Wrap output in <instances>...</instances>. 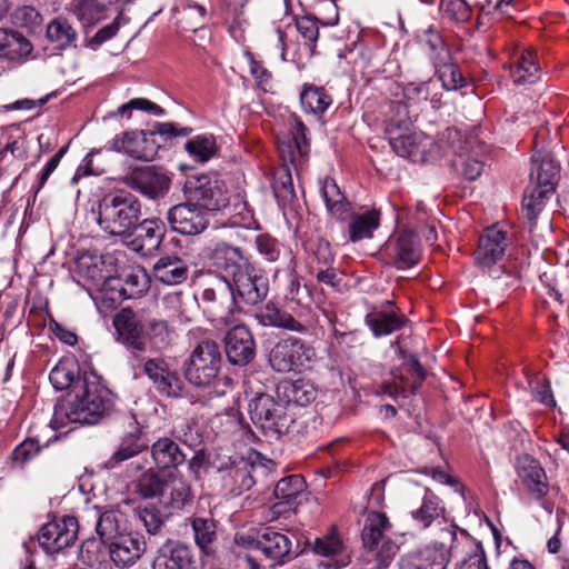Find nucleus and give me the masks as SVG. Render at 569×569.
I'll list each match as a JSON object with an SVG mask.
<instances>
[{"instance_id": "obj_60", "label": "nucleus", "mask_w": 569, "mask_h": 569, "mask_svg": "<svg viewBox=\"0 0 569 569\" xmlns=\"http://www.w3.org/2000/svg\"><path fill=\"white\" fill-rule=\"evenodd\" d=\"M40 451V446L34 439H27L21 442L12 452V461L18 466H23L33 459Z\"/></svg>"}, {"instance_id": "obj_33", "label": "nucleus", "mask_w": 569, "mask_h": 569, "mask_svg": "<svg viewBox=\"0 0 569 569\" xmlns=\"http://www.w3.org/2000/svg\"><path fill=\"white\" fill-rule=\"evenodd\" d=\"M321 193L323 196L327 210L331 218L338 221L350 220L352 212L351 203L341 192L336 180H323L321 184Z\"/></svg>"}, {"instance_id": "obj_13", "label": "nucleus", "mask_w": 569, "mask_h": 569, "mask_svg": "<svg viewBox=\"0 0 569 569\" xmlns=\"http://www.w3.org/2000/svg\"><path fill=\"white\" fill-rule=\"evenodd\" d=\"M289 134L278 138V152L281 160V171L286 178L300 176L301 159L308 152L307 128L295 114L289 117Z\"/></svg>"}, {"instance_id": "obj_1", "label": "nucleus", "mask_w": 569, "mask_h": 569, "mask_svg": "<svg viewBox=\"0 0 569 569\" xmlns=\"http://www.w3.org/2000/svg\"><path fill=\"white\" fill-rule=\"evenodd\" d=\"M74 368V363L63 361L50 371L49 380L54 389L71 388L70 399L54 406L50 420L52 429H61L69 423H98L114 408L116 397L111 390L93 373H84L76 379Z\"/></svg>"}, {"instance_id": "obj_19", "label": "nucleus", "mask_w": 569, "mask_h": 569, "mask_svg": "<svg viewBox=\"0 0 569 569\" xmlns=\"http://www.w3.org/2000/svg\"><path fill=\"white\" fill-rule=\"evenodd\" d=\"M231 292L229 295L219 296L230 303V309L236 308L238 300L248 305H257L261 302L268 295V279L263 276L249 272L246 267L236 279L230 283Z\"/></svg>"}, {"instance_id": "obj_3", "label": "nucleus", "mask_w": 569, "mask_h": 569, "mask_svg": "<svg viewBox=\"0 0 569 569\" xmlns=\"http://www.w3.org/2000/svg\"><path fill=\"white\" fill-rule=\"evenodd\" d=\"M274 466L272 460L256 450H250L246 458L238 453H216V481L220 482V493L224 497L240 496L254 485L258 475H267Z\"/></svg>"}, {"instance_id": "obj_57", "label": "nucleus", "mask_w": 569, "mask_h": 569, "mask_svg": "<svg viewBox=\"0 0 569 569\" xmlns=\"http://www.w3.org/2000/svg\"><path fill=\"white\" fill-rule=\"evenodd\" d=\"M186 151L196 161L204 163L213 156V142L204 136H197L184 144Z\"/></svg>"}, {"instance_id": "obj_27", "label": "nucleus", "mask_w": 569, "mask_h": 569, "mask_svg": "<svg viewBox=\"0 0 569 569\" xmlns=\"http://www.w3.org/2000/svg\"><path fill=\"white\" fill-rule=\"evenodd\" d=\"M386 251L393 259L398 269H408L420 260V246L417 236L409 230L399 231L386 246Z\"/></svg>"}, {"instance_id": "obj_40", "label": "nucleus", "mask_w": 569, "mask_h": 569, "mask_svg": "<svg viewBox=\"0 0 569 569\" xmlns=\"http://www.w3.org/2000/svg\"><path fill=\"white\" fill-rule=\"evenodd\" d=\"M390 529L389 519L385 513L372 511L366 520L361 531L363 547L369 550H376L380 542L386 539V531Z\"/></svg>"}, {"instance_id": "obj_51", "label": "nucleus", "mask_w": 569, "mask_h": 569, "mask_svg": "<svg viewBox=\"0 0 569 569\" xmlns=\"http://www.w3.org/2000/svg\"><path fill=\"white\" fill-rule=\"evenodd\" d=\"M109 162L106 154L101 150L92 149L82 163L78 167L73 178H82L83 176H102L108 171Z\"/></svg>"}, {"instance_id": "obj_12", "label": "nucleus", "mask_w": 569, "mask_h": 569, "mask_svg": "<svg viewBox=\"0 0 569 569\" xmlns=\"http://www.w3.org/2000/svg\"><path fill=\"white\" fill-rule=\"evenodd\" d=\"M289 409L288 405L276 401L272 396L267 393H258L249 402L252 421L278 436L287 433L295 421Z\"/></svg>"}, {"instance_id": "obj_24", "label": "nucleus", "mask_w": 569, "mask_h": 569, "mask_svg": "<svg viewBox=\"0 0 569 569\" xmlns=\"http://www.w3.org/2000/svg\"><path fill=\"white\" fill-rule=\"evenodd\" d=\"M107 545L110 559L119 568L133 566L147 550L146 539L138 532H123Z\"/></svg>"}, {"instance_id": "obj_17", "label": "nucleus", "mask_w": 569, "mask_h": 569, "mask_svg": "<svg viewBox=\"0 0 569 569\" xmlns=\"http://www.w3.org/2000/svg\"><path fill=\"white\" fill-rule=\"evenodd\" d=\"M216 398L221 399V403H216V416L220 417L223 433H230L233 437L243 435L242 417L237 408V395L232 388V379L228 376L218 378L216 376Z\"/></svg>"}, {"instance_id": "obj_10", "label": "nucleus", "mask_w": 569, "mask_h": 569, "mask_svg": "<svg viewBox=\"0 0 569 569\" xmlns=\"http://www.w3.org/2000/svg\"><path fill=\"white\" fill-rule=\"evenodd\" d=\"M78 521L74 517H63L43 525L36 538L23 543L26 553L41 548L47 555H56L72 546L77 539Z\"/></svg>"}, {"instance_id": "obj_49", "label": "nucleus", "mask_w": 569, "mask_h": 569, "mask_svg": "<svg viewBox=\"0 0 569 569\" xmlns=\"http://www.w3.org/2000/svg\"><path fill=\"white\" fill-rule=\"evenodd\" d=\"M109 3L111 0H72L70 6L79 20L94 23Z\"/></svg>"}, {"instance_id": "obj_29", "label": "nucleus", "mask_w": 569, "mask_h": 569, "mask_svg": "<svg viewBox=\"0 0 569 569\" xmlns=\"http://www.w3.org/2000/svg\"><path fill=\"white\" fill-rule=\"evenodd\" d=\"M142 369L160 393L167 397H179L181 395V380L176 372L168 369L163 360L148 359L143 361Z\"/></svg>"}, {"instance_id": "obj_6", "label": "nucleus", "mask_w": 569, "mask_h": 569, "mask_svg": "<svg viewBox=\"0 0 569 569\" xmlns=\"http://www.w3.org/2000/svg\"><path fill=\"white\" fill-rule=\"evenodd\" d=\"M191 132V128L179 127L173 122H157L153 129L148 132L140 130L124 132L121 137L116 136L111 141L110 150L123 151L136 159L151 161L160 148V144L154 140L156 134L169 140L174 137H187Z\"/></svg>"}, {"instance_id": "obj_38", "label": "nucleus", "mask_w": 569, "mask_h": 569, "mask_svg": "<svg viewBox=\"0 0 569 569\" xmlns=\"http://www.w3.org/2000/svg\"><path fill=\"white\" fill-rule=\"evenodd\" d=\"M366 325L377 338L391 335L402 328L406 323L403 315L393 310H373L365 318Z\"/></svg>"}, {"instance_id": "obj_39", "label": "nucleus", "mask_w": 569, "mask_h": 569, "mask_svg": "<svg viewBox=\"0 0 569 569\" xmlns=\"http://www.w3.org/2000/svg\"><path fill=\"white\" fill-rule=\"evenodd\" d=\"M379 226L380 211L371 209L362 213H355L351 216L348 224L349 239L351 242L370 239Z\"/></svg>"}, {"instance_id": "obj_2", "label": "nucleus", "mask_w": 569, "mask_h": 569, "mask_svg": "<svg viewBox=\"0 0 569 569\" xmlns=\"http://www.w3.org/2000/svg\"><path fill=\"white\" fill-rule=\"evenodd\" d=\"M136 495L149 501L136 509V515L149 535H158L166 520L181 510L190 500L191 491L187 481L174 472L167 476L148 470L132 482Z\"/></svg>"}, {"instance_id": "obj_31", "label": "nucleus", "mask_w": 569, "mask_h": 569, "mask_svg": "<svg viewBox=\"0 0 569 569\" xmlns=\"http://www.w3.org/2000/svg\"><path fill=\"white\" fill-rule=\"evenodd\" d=\"M33 44L20 31L0 28V58L23 63L32 54Z\"/></svg>"}, {"instance_id": "obj_48", "label": "nucleus", "mask_w": 569, "mask_h": 569, "mask_svg": "<svg viewBox=\"0 0 569 569\" xmlns=\"http://www.w3.org/2000/svg\"><path fill=\"white\" fill-rule=\"evenodd\" d=\"M194 542L206 556L213 553V519L194 518L192 520Z\"/></svg>"}, {"instance_id": "obj_11", "label": "nucleus", "mask_w": 569, "mask_h": 569, "mask_svg": "<svg viewBox=\"0 0 569 569\" xmlns=\"http://www.w3.org/2000/svg\"><path fill=\"white\" fill-rule=\"evenodd\" d=\"M440 539L417 553L402 556L399 569H447L451 560V549L457 540L456 526L442 528Z\"/></svg>"}, {"instance_id": "obj_16", "label": "nucleus", "mask_w": 569, "mask_h": 569, "mask_svg": "<svg viewBox=\"0 0 569 569\" xmlns=\"http://www.w3.org/2000/svg\"><path fill=\"white\" fill-rule=\"evenodd\" d=\"M315 357V350L300 339H283L274 345L269 353V363L278 372L299 370Z\"/></svg>"}, {"instance_id": "obj_44", "label": "nucleus", "mask_w": 569, "mask_h": 569, "mask_svg": "<svg viewBox=\"0 0 569 569\" xmlns=\"http://www.w3.org/2000/svg\"><path fill=\"white\" fill-rule=\"evenodd\" d=\"M183 193L187 198V203L210 210L209 207L213 199V189L210 184V180H186Z\"/></svg>"}, {"instance_id": "obj_20", "label": "nucleus", "mask_w": 569, "mask_h": 569, "mask_svg": "<svg viewBox=\"0 0 569 569\" xmlns=\"http://www.w3.org/2000/svg\"><path fill=\"white\" fill-rule=\"evenodd\" d=\"M167 220L172 231L183 236H196L209 227L211 212L192 203H179L168 210Z\"/></svg>"}, {"instance_id": "obj_41", "label": "nucleus", "mask_w": 569, "mask_h": 569, "mask_svg": "<svg viewBox=\"0 0 569 569\" xmlns=\"http://www.w3.org/2000/svg\"><path fill=\"white\" fill-rule=\"evenodd\" d=\"M438 89L437 81L431 79L421 82H409L403 88V97L410 106L430 101L432 108L441 106V94L433 92Z\"/></svg>"}, {"instance_id": "obj_32", "label": "nucleus", "mask_w": 569, "mask_h": 569, "mask_svg": "<svg viewBox=\"0 0 569 569\" xmlns=\"http://www.w3.org/2000/svg\"><path fill=\"white\" fill-rule=\"evenodd\" d=\"M256 319L264 327H276L295 332H305L307 327L287 311L280 310L272 302L257 309Z\"/></svg>"}, {"instance_id": "obj_56", "label": "nucleus", "mask_w": 569, "mask_h": 569, "mask_svg": "<svg viewBox=\"0 0 569 569\" xmlns=\"http://www.w3.org/2000/svg\"><path fill=\"white\" fill-rule=\"evenodd\" d=\"M421 42L430 51V58L433 60L435 64L438 62L450 61L449 50L436 31L431 29L427 30Z\"/></svg>"}, {"instance_id": "obj_14", "label": "nucleus", "mask_w": 569, "mask_h": 569, "mask_svg": "<svg viewBox=\"0 0 569 569\" xmlns=\"http://www.w3.org/2000/svg\"><path fill=\"white\" fill-rule=\"evenodd\" d=\"M510 243L511 238L499 224L487 227L479 237L478 247L473 252L475 264L488 270L490 277L498 278L500 268L493 269V266L502 259Z\"/></svg>"}, {"instance_id": "obj_30", "label": "nucleus", "mask_w": 569, "mask_h": 569, "mask_svg": "<svg viewBox=\"0 0 569 569\" xmlns=\"http://www.w3.org/2000/svg\"><path fill=\"white\" fill-rule=\"evenodd\" d=\"M517 475L535 499L540 500L548 493L545 470L531 456L525 455L518 459Z\"/></svg>"}, {"instance_id": "obj_28", "label": "nucleus", "mask_w": 569, "mask_h": 569, "mask_svg": "<svg viewBox=\"0 0 569 569\" xmlns=\"http://www.w3.org/2000/svg\"><path fill=\"white\" fill-rule=\"evenodd\" d=\"M142 369L160 393L167 397H179L181 395V380L176 372L168 369L163 360L148 359L143 361Z\"/></svg>"}, {"instance_id": "obj_50", "label": "nucleus", "mask_w": 569, "mask_h": 569, "mask_svg": "<svg viewBox=\"0 0 569 569\" xmlns=\"http://www.w3.org/2000/svg\"><path fill=\"white\" fill-rule=\"evenodd\" d=\"M306 487L305 479L300 475H291L280 479L274 487V497L283 503H290Z\"/></svg>"}, {"instance_id": "obj_37", "label": "nucleus", "mask_w": 569, "mask_h": 569, "mask_svg": "<svg viewBox=\"0 0 569 569\" xmlns=\"http://www.w3.org/2000/svg\"><path fill=\"white\" fill-rule=\"evenodd\" d=\"M510 76L516 84H532L540 79V67L531 50H523L510 64Z\"/></svg>"}, {"instance_id": "obj_64", "label": "nucleus", "mask_w": 569, "mask_h": 569, "mask_svg": "<svg viewBox=\"0 0 569 569\" xmlns=\"http://www.w3.org/2000/svg\"><path fill=\"white\" fill-rule=\"evenodd\" d=\"M376 556L377 566L379 568H386L390 563L391 559L398 551V546L390 539L386 538L380 542L376 550H372Z\"/></svg>"}, {"instance_id": "obj_9", "label": "nucleus", "mask_w": 569, "mask_h": 569, "mask_svg": "<svg viewBox=\"0 0 569 569\" xmlns=\"http://www.w3.org/2000/svg\"><path fill=\"white\" fill-rule=\"evenodd\" d=\"M239 310L231 308L219 319V330L224 331V351L232 365L244 366L254 357V341L249 329L239 322Z\"/></svg>"}, {"instance_id": "obj_62", "label": "nucleus", "mask_w": 569, "mask_h": 569, "mask_svg": "<svg viewBox=\"0 0 569 569\" xmlns=\"http://www.w3.org/2000/svg\"><path fill=\"white\" fill-rule=\"evenodd\" d=\"M443 11L458 22L467 21L471 16V8L467 0H449L443 4Z\"/></svg>"}, {"instance_id": "obj_26", "label": "nucleus", "mask_w": 569, "mask_h": 569, "mask_svg": "<svg viewBox=\"0 0 569 569\" xmlns=\"http://www.w3.org/2000/svg\"><path fill=\"white\" fill-rule=\"evenodd\" d=\"M441 142H445L442 156L448 152H452L456 158L452 160V166L457 168V172L462 174L463 178H479L481 174H488L486 171V164L473 158H465L462 154H458L461 149V133L456 128H447L441 133Z\"/></svg>"}, {"instance_id": "obj_23", "label": "nucleus", "mask_w": 569, "mask_h": 569, "mask_svg": "<svg viewBox=\"0 0 569 569\" xmlns=\"http://www.w3.org/2000/svg\"><path fill=\"white\" fill-rule=\"evenodd\" d=\"M188 381L196 387H210L213 380V342L203 340L192 351L184 371Z\"/></svg>"}, {"instance_id": "obj_43", "label": "nucleus", "mask_w": 569, "mask_h": 569, "mask_svg": "<svg viewBox=\"0 0 569 569\" xmlns=\"http://www.w3.org/2000/svg\"><path fill=\"white\" fill-rule=\"evenodd\" d=\"M47 39L56 43L59 49H67L76 46L77 31L70 22L61 17L54 18L47 26Z\"/></svg>"}, {"instance_id": "obj_7", "label": "nucleus", "mask_w": 569, "mask_h": 569, "mask_svg": "<svg viewBox=\"0 0 569 569\" xmlns=\"http://www.w3.org/2000/svg\"><path fill=\"white\" fill-rule=\"evenodd\" d=\"M140 216V202L130 192L109 193L99 202L98 223L104 232L111 236L128 234L136 227Z\"/></svg>"}, {"instance_id": "obj_45", "label": "nucleus", "mask_w": 569, "mask_h": 569, "mask_svg": "<svg viewBox=\"0 0 569 569\" xmlns=\"http://www.w3.org/2000/svg\"><path fill=\"white\" fill-rule=\"evenodd\" d=\"M445 509L440 506L439 498L430 490H426L421 506L412 511V518L418 521L422 528H428L432 521L442 516Z\"/></svg>"}, {"instance_id": "obj_47", "label": "nucleus", "mask_w": 569, "mask_h": 569, "mask_svg": "<svg viewBox=\"0 0 569 569\" xmlns=\"http://www.w3.org/2000/svg\"><path fill=\"white\" fill-rule=\"evenodd\" d=\"M301 106L305 111L323 113L332 103V99L322 88L309 87L300 94Z\"/></svg>"}, {"instance_id": "obj_34", "label": "nucleus", "mask_w": 569, "mask_h": 569, "mask_svg": "<svg viewBox=\"0 0 569 569\" xmlns=\"http://www.w3.org/2000/svg\"><path fill=\"white\" fill-rule=\"evenodd\" d=\"M152 272L158 281L167 286L180 284L188 277L186 263L176 256L161 257L153 264Z\"/></svg>"}, {"instance_id": "obj_35", "label": "nucleus", "mask_w": 569, "mask_h": 569, "mask_svg": "<svg viewBox=\"0 0 569 569\" xmlns=\"http://www.w3.org/2000/svg\"><path fill=\"white\" fill-rule=\"evenodd\" d=\"M151 456L159 469H176L186 461L179 445L170 438H160L151 447Z\"/></svg>"}, {"instance_id": "obj_22", "label": "nucleus", "mask_w": 569, "mask_h": 569, "mask_svg": "<svg viewBox=\"0 0 569 569\" xmlns=\"http://www.w3.org/2000/svg\"><path fill=\"white\" fill-rule=\"evenodd\" d=\"M76 264L78 274L90 281L97 289H102L108 282H112L117 271L116 259L109 253L83 252L78 257Z\"/></svg>"}, {"instance_id": "obj_25", "label": "nucleus", "mask_w": 569, "mask_h": 569, "mask_svg": "<svg viewBox=\"0 0 569 569\" xmlns=\"http://www.w3.org/2000/svg\"><path fill=\"white\" fill-rule=\"evenodd\" d=\"M151 569H196L190 548L173 539H167L152 556Z\"/></svg>"}, {"instance_id": "obj_42", "label": "nucleus", "mask_w": 569, "mask_h": 569, "mask_svg": "<svg viewBox=\"0 0 569 569\" xmlns=\"http://www.w3.org/2000/svg\"><path fill=\"white\" fill-rule=\"evenodd\" d=\"M96 532L100 537L103 543H108L122 532L120 530L121 515L116 510L101 511L99 508H94Z\"/></svg>"}, {"instance_id": "obj_63", "label": "nucleus", "mask_w": 569, "mask_h": 569, "mask_svg": "<svg viewBox=\"0 0 569 569\" xmlns=\"http://www.w3.org/2000/svg\"><path fill=\"white\" fill-rule=\"evenodd\" d=\"M471 549L468 557L461 561L459 569H489L481 545L473 543Z\"/></svg>"}, {"instance_id": "obj_4", "label": "nucleus", "mask_w": 569, "mask_h": 569, "mask_svg": "<svg viewBox=\"0 0 569 569\" xmlns=\"http://www.w3.org/2000/svg\"><path fill=\"white\" fill-rule=\"evenodd\" d=\"M393 108L400 117L399 119H390L386 134L391 149L402 158H407L412 162L422 163L435 161L442 157L445 142H435L432 138L417 132L410 128V119L407 117V106L397 102Z\"/></svg>"}, {"instance_id": "obj_52", "label": "nucleus", "mask_w": 569, "mask_h": 569, "mask_svg": "<svg viewBox=\"0 0 569 569\" xmlns=\"http://www.w3.org/2000/svg\"><path fill=\"white\" fill-rule=\"evenodd\" d=\"M287 405L293 403L300 407L311 403L317 396V391L310 383L298 380L284 387Z\"/></svg>"}, {"instance_id": "obj_5", "label": "nucleus", "mask_w": 569, "mask_h": 569, "mask_svg": "<svg viewBox=\"0 0 569 569\" xmlns=\"http://www.w3.org/2000/svg\"><path fill=\"white\" fill-rule=\"evenodd\" d=\"M113 326L117 339L132 355V358L139 360V353L146 351V336H161L167 325L162 320L151 318L143 311H133L132 309H121L113 318Z\"/></svg>"}, {"instance_id": "obj_8", "label": "nucleus", "mask_w": 569, "mask_h": 569, "mask_svg": "<svg viewBox=\"0 0 569 569\" xmlns=\"http://www.w3.org/2000/svg\"><path fill=\"white\" fill-rule=\"evenodd\" d=\"M216 234V295H229L230 283L246 267L240 249L233 238H238L237 231H228L218 228Z\"/></svg>"}, {"instance_id": "obj_53", "label": "nucleus", "mask_w": 569, "mask_h": 569, "mask_svg": "<svg viewBox=\"0 0 569 569\" xmlns=\"http://www.w3.org/2000/svg\"><path fill=\"white\" fill-rule=\"evenodd\" d=\"M129 186L148 199L164 198L170 190V180H128Z\"/></svg>"}, {"instance_id": "obj_36", "label": "nucleus", "mask_w": 569, "mask_h": 569, "mask_svg": "<svg viewBox=\"0 0 569 569\" xmlns=\"http://www.w3.org/2000/svg\"><path fill=\"white\" fill-rule=\"evenodd\" d=\"M342 543L335 535H326L313 542V551L327 558L320 562L327 569H341L349 563L347 556H341Z\"/></svg>"}, {"instance_id": "obj_61", "label": "nucleus", "mask_w": 569, "mask_h": 569, "mask_svg": "<svg viewBox=\"0 0 569 569\" xmlns=\"http://www.w3.org/2000/svg\"><path fill=\"white\" fill-rule=\"evenodd\" d=\"M259 253L268 261H276L280 256L279 242L269 234H259L256 239Z\"/></svg>"}, {"instance_id": "obj_21", "label": "nucleus", "mask_w": 569, "mask_h": 569, "mask_svg": "<svg viewBox=\"0 0 569 569\" xmlns=\"http://www.w3.org/2000/svg\"><path fill=\"white\" fill-rule=\"evenodd\" d=\"M556 187L553 180H529L521 200V211L529 232L537 227L538 217L556 193Z\"/></svg>"}, {"instance_id": "obj_46", "label": "nucleus", "mask_w": 569, "mask_h": 569, "mask_svg": "<svg viewBox=\"0 0 569 569\" xmlns=\"http://www.w3.org/2000/svg\"><path fill=\"white\" fill-rule=\"evenodd\" d=\"M559 173L560 164L550 153L537 151L532 154L529 178H556Z\"/></svg>"}, {"instance_id": "obj_59", "label": "nucleus", "mask_w": 569, "mask_h": 569, "mask_svg": "<svg viewBox=\"0 0 569 569\" xmlns=\"http://www.w3.org/2000/svg\"><path fill=\"white\" fill-rule=\"evenodd\" d=\"M131 110H142L156 116H162L164 113V110L157 103L143 98H136L120 106L118 108V114L123 116L128 113V117L130 118Z\"/></svg>"}, {"instance_id": "obj_55", "label": "nucleus", "mask_w": 569, "mask_h": 569, "mask_svg": "<svg viewBox=\"0 0 569 569\" xmlns=\"http://www.w3.org/2000/svg\"><path fill=\"white\" fill-rule=\"evenodd\" d=\"M101 542L98 540L84 541L79 551V559L83 565L91 569H100L106 561V555L102 551Z\"/></svg>"}, {"instance_id": "obj_54", "label": "nucleus", "mask_w": 569, "mask_h": 569, "mask_svg": "<svg viewBox=\"0 0 569 569\" xmlns=\"http://www.w3.org/2000/svg\"><path fill=\"white\" fill-rule=\"evenodd\" d=\"M435 67L443 89L457 90L466 84V79L456 64L446 61L438 62Z\"/></svg>"}, {"instance_id": "obj_15", "label": "nucleus", "mask_w": 569, "mask_h": 569, "mask_svg": "<svg viewBox=\"0 0 569 569\" xmlns=\"http://www.w3.org/2000/svg\"><path fill=\"white\" fill-rule=\"evenodd\" d=\"M240 540L252 551H260L266 558L276 562H283L286 559L296 557L299 553L298 542L293 549V542L288 535L270 528L264 529L257 537H240Z\"/></svg>"}, {"instance_id": "obj_58", "label": "nucleus", "mask_w": 569, "mask_h": 569, "mask_svg": "<svg viewBox=\"0 0 569 569\" xmlns=\"http://www.w3.org/2000/svg\"><path fill=\"white\" fill-rule=\"evenodd\" d=\"M148 290V281L143 273H129L126 277V287L118 289V299L136 298Z\"/></svg>"}, {"instance_id": "obj_18", "label": "nucleus", "mask_w": 569, "mask_h": 569, "mask_svg": "<svg viewBox=\"0 0 569 569\" xmlns=\"http://www.w3.org/2000/svg\"><path fill=\"white\" fill-rule=\"evenodd\" d=\"M166 227L159 219H144L137 222L128 234H123L126 246L142 257L153 256L163 240Z\"/></svg>"}]
</instances>
